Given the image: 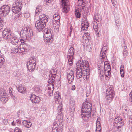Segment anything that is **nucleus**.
I'll use <instances>...</instances> for the list:
<instances>
[{"instance_id": "29", "label": "nucleus", "mask_w": 132, "mask_h": 132, "mask_svg": "<svg viewBox=\"0 0 132 132\" xmlns=\"http://www.w3.org/2000/svg\"><path fill=\"white\" fill-rule=\"evenodd\" d=\"M96 132H101V127L100 125V122L99 121L97 120L96 123Z\"/></svg>"}, {"instance_id": "22", "label": "nucleus", "mask_w": 132, "mask_h": 132, "mask_svg": "<svg viewBox=\"0 0 132 132\" xmlns=\"http://www.w3.org/2000/svg\"><path fill=\"white\" fill-rule=\"evenodd\" d=\"M84 19H85L84 20H83L84 21H82V23L81 24L82 27L81 28V31H85L87 30L89 27V24L87 20H86V19L85 18H84Z\"/></svg>"}, {"instance_id": "5", "label": "nucleus", "mask_w": 132, "mask_h": 132, "mask_svg": "<svg viewBox=\"0 0 132 132\" xmlns=\"http://www.w3.org/2000/svg\"><path fill=\"white\" fill-rule=\"evenodd\" d=\"M53 31L52 30L46 28L44 30V40L45 42H51L53 40V36L52 35Z\"/></svg>"}, {"instance_id": "57", "label": "nucleus", "mask_w": 132, "mask_h": 132, "mask_svg": "<svg viewBox=\"0 0 132 132\" xmlns=\"http://www.w3.org/2000/svg\"><path fill=\"white\" fill-rule=\"evenodd\" d=\"M85 7L84 6H82V5H81L80 6V8H81V11H84V9L85 8Z\"/></svg>"}, {"instance_id": "34", "label": "nucleus", "mask_w": 132, "mask_h": 132, "mask_svg": "<svg viewBox=\"0 0 132 132\" xmlns=\"http://www.w3.org/2000/svg\"><path fill=\"white\" fill-rule=\"evenodd\" d=\"M79 9L77 8L75 9V14L77 18H80L81 16V13L79 11Z\"/></svg>"}, {"instance_id": "4", "label": "nucleus", "mask_w": 132, "mask_h": 132, "mask_svg": "<svg viewBox=\"0 0 132 132\" xmlns=\"http://www.w3.org/2000/svg\"><path fill=\"white\" fill-rule=\"evenodd\" d=\"M32 31L29 27L23 28L20 32V39L22 43L24 42L27 40H30L33 36Z\"/></svg>"}, {"instance_id": "33", "label": "nucleus", "mask_w": 132, "mask_h": 132, "mask_svg": "<svg viewBox=\"0 0 132 132\" xmlns=\"http://www.w3.org/2000/svg\"><path fill=\"white\" fill-rule=\"evenodd\" d=\"M5 63L4 58L2 57H0V68H2L4 65Z\"/></svg>"}, {"instance_id": "3", "label": "nucleus", "mask_w": 132, "mask_h": 132, "mask_svg": "<svg viewBox=\"0 0 132 132\" xmlns=\"http://www.w3.org/2000/svg\"><path fill=\"white\" fill-rule=\"evenodd\" d=\"M92 106L89 100H87L83 103L81 115L83 120L84 121H87L90 117Z\"/></svg>"}, {"instance_id": "23", "label": "nucleus", "mask_w": 132, "mask_h": 132, "mask_svg": "<svg viewBox=\"0 0 132 132\" xmlns=\"http://www.w3.org/2000/svg\"><path fill=\"white\" fill-rule=\"evenodd\" d=\"M9 39L11 40V43L13 45H16L18 44L19 39L15 35H13Z\"/></svg>"}, {"instance_id": "24", "label": "nucleus", "mask_w": 132, "mask_h": 132, "mask_svg": "<svg viewBox=\"0 0 132 132\" xmlns=\"http://www.w3.org/2000/svg\"><path fill=\"white\" fill-rule=\"evenodd\" d=\"M70 108L71 111L74 112L75 109V101L72 98H71L70 100Z\"/></svg>"}, {"instance_id": "44", "label": "nucleus", "mask_w": 132, "mask_h": 132, "mask_svg": "<svg viewBox=\"0 0 132 132\" xmlns=\"http://www.w3.org/2000/svg\"><path fill=\"white\" fill-rule=\"evenodd\" d=\"M59 26H53V28L54 29L55 31L56 32H57L59 31Z\"/></svg>"}, {"instance_id": "20", "label": "nucleus", "mask_w": 132, "mask_h": 132, "mask_svg": "<svg viewBox=\"0 0 132 132\" xmlns=\"http://www.w3.org/2000/svg\"><path fill=\"white\" fill-rule=\"evenodd\" d=\"M0 100L3 103H6L8 100L7 98V94L5 91L0 92Z\"/></svg>"}, {"instance_id": "9", "label": "nucleus", "mask_w": 132, "mask_h": 132, "mask_svg": "<svg viewBox=\"0 0 132 132\" xmlns=\"http://www.w3.org/2000/svg\"><path fill=\"white\" fill-rule=\"evenodd\" d=\"M104 66L103 67L104 69V74L105 76L106 77L109 78L110 77V71L111 68L110 65L108 62L105 61L104 62Z\"/></svg>"}, {"instance_id": "59", "label": "nucleus", "mask_w": 132, "mask_h": 132, "mask_svg": "<svg viewBox=\"0 0 132 132\" xmlns=\"http://www.w3.org/2000/svg\"><path fill=\"white\" fill-rule=\"evenodd\" d=\"M124 68V65H121L120 66V70H123V69Z\"/></svg>"}, {"instance_id": "48", "label": "nucleus", "mask_w": 132, "mask_h": 132, "mask_svg": "<svg viewBox=\"0 0 132 132\" xmlns=\"http://www.w3.org/2000/svg\"><path fill=\"white\" fill-rule=\"evenodd\" d=\"M123 112L125 114H127L128 112L129 111V109L128 108V107L125 109L124 110H123Z\"/></svg>"}, {"instance_id": "18", "label": "nucleus", "mask_w": 132, "mask_h": 132, "mask_svg": "<svg viewBox=\"0 0 132 132\" xmlns=\"http://www.w3.org/2000/svg\"><path fill=\"white\" fill-rule=\"evenodd\" d=\"M19 48L20 51L19 53L22 54L28 51V46L26 43L22 44L20 45Z\"/></svg>"}, {"instance_id": "63", "label": "nucleus", "mask_w": 132, "mask_h": 132, "mask_svg": "<svg viewBox=\"0 0 132 132\" xmlns=\"http://www.w3.org/2000/svg\"><path fill=\"white\" fill-rule=\"evenodd\" d=\"M10 132H14V130L12 129H10Z\"/></svg>"}, {"instance_id": "1", "label": "nucleus", "mask_w": 132, "mask_h": 132, "mask_svg": "<svg viewBox=\"0 0 132 132\" xmlns=\"http://www.w3.org/2000/svg\"><path fill=\"white\" fill-rule=\"evenodd\" d=\"M54 99L56 103L58 104L59 103L57 110L58 111V115L57 116L55 119V122L53 123V126L52 128V132H62L63 125L62 122V117L61 116V114L63 111L62 105L61 103V102L60 93L58 92L56 93L54 95Z\"/></svg>"}, {"instance_id": "42", "label": "nucleus", "mask_w": 132, "mask_h": 132, "mask_svg": "<svg viewBox=\"0 0 132 132\" xmlns=\"http://www.w3.org/2000/svg\"><path fill=\"white\" fill-rule=\"evenodd\" d=\"M4 23L3 20L2 19L0 18V30L3 29Z\"/></svg>"}, {"instance_id": "25", "label": "nucleus", "mask_w": 132, "mask_h": 132, "mask_svg": "<svg viewBox=\"0 0 132 132\" xmlns=\"http://www.w3.org/2000/svg\"><path fill=\"white\" fill-rule=\"evenodd\" d=\"M38 20H40L41 22L44 23L45 24H46L48 21V19L46 15L43 14L40 16L39 19Z\"/></svg>"}, {"instance_id": "58", "label": "nucleus", "mask_w": 132, "mask_h": 132, "mask_svg": "<svg viewBox=\"0 0 132 132\" xmlns=\"http://www.w3.org/2000/svg\"><path fill=\"white\" fill-rule=\"evenodd\" d=\"M76 87L75 85H72L71 88V89L72 90H74L75 89Z\"/></svg>"}, {"instance_id": "49", "label": "nucleus", "mask_w": 132, "mask_h": 132, "mask_svg": "<svg viewBox=\"0 0 132 132\" xmlns=\"http://www.w3.org/2000/svg\"><path fill=\"white\" fill-rule=\"evenodd\" d=\"M44 4L47 5H50L51 4V2L48 1L47 0H45L44 2Z\"/></svg>"}, {"instance_id": "6", "label": "nucleus", "mask_w": 132, "mask_h": 132, "mask_svg": "<svg viewBox=\"0 0 132 132\" xmlns=\"http://www.w3.org/2000/svg\"><path fill=\"white\" fill-rule=\"evenodd\" d=\"M22 0H16L12 5V10L15 14H17L20 11L22 7Z\"/></svg>"}, {"instance_id": "11", "label": "nucleus", "mask_w": 132, "mask_h": 132, "mask_svg": "<svg viewBox=\"0 0 132 132\" xmlns=\"http://www.w3.org/2000/svg\"><path fill=\"white\" fill-rule=\"evenodd\" d=\"M46 25V24L41 22L40 20L37 21L35 24V26L39 32H43V29Z\"/></svg>"}, {"instance_id": "7", "label": "nucleus", "mask_w": 132, "mask_h": 132, "mask_svg": "<svg viewBox=\"0 0 132 132\" xmlns=\"http://www.w3.org/2000/svg\"><path fill=\"white\" fill-rule=\"evenodd\" d=\"M94 23L93 27L94 30L96 32V34L98 37L99 36V34L98 32V25L99 23V15L98 14H95L94 17Z\"/></svg>"}, {"instance_id": "51", "label": "nucleus", "mask_w": 132, "mask_h": 132, "mask_svg": "<svg viewBox=\"0 0 132 132\" xmlns=\"http://www.w3.org/2000/svg\"><path fill=\"white\" fill-rule=\"evenodd\" d=\"M14 132H22L21 129L18 127H16L14 129Z\"/></svg>"}, {"instance_id": "54", "label": "nucleus", "mask_w": 132, "mask_h": 132, "mask_svg": "<svg viewBox=\"0 0 132 132\" xmlns=\"http://www.w3.org/2000/svg\"><path fill=\"white\" fill-rule=\"evenodd\" d=\"M3 122L5 125H6L8 123V120L7 119H4L3 121Z\"/></svg>"}, {"instance_id": "46", "label": "nucleus", "mask_w": 132, "mask_h": 132, "mask_svg": "<svg viewBox=\"0 0 132 132\" xmlns=\"http://www.w3.org/2000/svg\"><path fill=\"white\" fill-rule=\"evenodd\" d=\"M111 1L114 6L115 7H117V2L116 0H111Z\"/></svg>"}, {"instance_id": "8", "label": "nucleus", "mask_w": 132, "mask_h": 132, "mask_svg": "<svg viewBox=\"0 0 132 132\" xmlns=\"http://www.w3.org/2000/svg\"><path fill=\"white\" fill-rule=\"evenodd\" d=\"M74 48L72 47H70L68 50L67 58L69 64L71 66L73 64V61L74 58V53L73 51Z\"/></svg>"}, {"instance_id": "64", "label": "nucleus", "mask_w": 132, "mask_h": 132, "mask_svg": "<svg viewBox=\"0 0 132 132\" xmlns=\"http://www.w3.org/2000/svg\"><path fill=\"white\" fill-rule=\"evenodd\" d=\"M130 100L131 102V103L132 104V99H130Z\"/></svg>"}, {"instance_id": "16", "label": "nucleus", "mask_w": 132, "mask_h": 132, "mask_svg": "<svg viewBox=\"0 0 132 132\" xmlns=\"http://www.w3.org/2000/svg\"><path fill=\"white\" fill-rule=\"evenodd\" d=\"M67 71V79L68 82L71 84L74 80V71L72 70H69Z\"/></svg>"}, {"instance_id": "28", "label": "nucleus", "mask_w": 132, "mask_h": 132, "mask_svg": "<svg viewBox=\"0 0 132 132\" xmlns=\"http://www.w3.org/2000/svg\"><path fill=\"white\" fill-rule=\"evenodd\" d=\"M17 89L18 92L21 93H24L26 92V88L22 85H20L17 86Z\"/></svg>"}, {"instance_id": "52", "label": "nucleus", "mask_w": 132, "mask_h": 132, "mask_svg": "<svg viewBox=\"0 0 132 132\" xmlns=\"http://www.w3.org/2000/svg\"><path fill=\"white\" fill-rule=\"evenodd\" d=\"M21 121L20 119H18L16 120L15 122V124H17L18 125H20L21 124Z\"/></svg>"}, {"instance_id": "53", "label": "nucleus", "mask_w": 132, "mask_h": 132, "mask_svg": "<svg viewBox=\"0 0 132 132\" xmlns=\"http://www.w3.org/2000/svg\"><path fill=\"white\" fill-rule=\"evenodd\" d=\"M120 73L121 75V77H124V72L123 70H120Z\"/></svg>"}, {"instance_id": "15", "label": "nucleus", "mask_w": 132, "mask_h": 132, "mask_svg": "<svg viewBox=\"0 0 132 132\" xmlns=\"http://www.w3.org/2000/svg\"><path fill=\"white\" fill-rule=\"evenodd\" d=\"M62 2V5L63 8L62 10V12L64 13H66L68 12L69 11V6L68 5V1L67 0H61Z\"/></svg>"}, {"instance_id": "31", "label": "nucleus", "mask_w": 132, "mask_h": 132, "mask_svg": "<svg viewBox=\"0 0 132 132\" xmlns=\"http://www.w3.org/2000/svg\"><path fill=\"white\" fill-rule=\"evenodd\" d=\"M89 71V69L88 70H86L82 71V75L83 78H86L89 77V73L88 71Z\"/></svg>"}, {"instance_id": "50", "label": "nucleus", "mask_w": 132, "mask_h": 132, "mask_svg": "<svg viewBox=\"0 0 132 132\" xmlns=\"http://www.w3.org/2000/svg\"><path fill=\"white\" fill-rule=\"evenodd\" d=\"M123 54L124 58H125L128 54L127 51H123Z\"/></svg>"}, {"instance_id": "56", "label": "nucleus", "mask_w": 132, "mask_h": 132, "mask_svg": "<svg viewBox=\"0 0 132 132\" xmlns=\"http://www.w3.org/2000/svg\"><path fill=\"white\" fill-rule=\"evenodd\" d=\"M30 15V14L29 13H26L24 14V16L26 18H28Z\"/></svg>"}, {"instance_id": "62", "label": "nucleus", "mask_w": 132, "mask_h": 132, "mask_svg": "<svg viewBox=\"0 0 132 132\" xmlns=\"http://www.w3.org/2000/svg\"><path fill=\"white\" fill-rule=\"evenodd\" d=\"M11 124L12 125V126H15V123L14 122V121H13V122H11Z\"/></svg>"}, {"instance_id": "14", "label": "nucleus", "mask_w": 132, "mask_h": 132, "mask_svg": "<svg viewBox=\"0 0 132 132\" xmlns=\"http://www.w3.org/2000/svg\"><path fill=\"white\" fill-rule=\"evenodd\" d=\"M123 121L122 118L120 117H117L114 120V125L118 129L121 128V126L124 125Z\"/></svg>"}, {"instance_id": "38", "label": "nucleus", "mask_w": 132, "mask_h": 132, "mask_svg": "<svg viewBox=\"0 0 132 132\" xmlns=\"http://www.w3.org/2000/svg\"><path fill=\"white\" fill-rule=\"evenodd\" d=\"M53 17V19L54 20H53V21L56 22H58L60 23V16L59 15L57 14H55L54 15Z\"/></svg>"}, {"instance_id": "26", "label": "nucleus", "mask_w": 132, "mask_h": 132, "mask_svg": "<svg viewBox=\"0 0 132 132\" xmlns=\"http://www.w3.org/2000/svg\"><path fill=\"white\" fill-rule=\"evenodd\" d=\"M100 60L98 62V67H100L101 68V70L102 69L104 66V58L105 57H103V56H100Z\"/></svg>"}, {"instance_id": "61", "label": "nucleus", "mask_w": 132, "mask_h": 132, "mask_svg": "<svg viewBox=\"0 0 132 132\" xmlns=\"http://www.w3.org/2000/svg\"><path fill=\"white\" fill-rule=\"evenodd\" d=\"M69 132H74L73 128L70 129L69 130Z\"/></svg>"}, {"instance_id": "36", "label": "nucleus", "mask_w": 132, "mask_h": 132, "mask_svg": "<svg viewBox=\"0 0 132 132\" xmlns=\"http://www.w3.org/2000/svg\"><path fill=\"white\" fill-rule=\"evenodd\" d=\"M20 50L19 46H17L15 48H13L11 49V52L14 54H16L17 53H19L20 52Z\"/></svg>"}, {"instance_id": "13", "label": "nucleus", "mask_w": 132, "mask_h": 132, "mask_svg": "<svg viewBox=\"0 0 132 132\" xmlns=\"http://www.w3.org/2000/svg\"><path fill=\"white\" fill-rule=\"evenodd\" d=\"M13 35L11 31L9 28L5 29L2 32V36L4 38L6 39H10Z\"/></svg>"}, {"instance_id": "41", "label": "nucleus", "mask_w": 132, "mask_h": 132, "mask_svg": "<svg viewBox=\"0 0 132 132\" xmlns=\"http://www.w3.org/2000/svg\"><path fill=\"white\" fill-rule=\"evenodd\" d=\"M17 114L19 117H21L24 116V113L21 110H19L17 112Z\"/></svg>"}, {"instance_id": "39", "label": "nucleus", "mask_w": 132, "mask_h": 132, "mask_svg": "<svg viewBox=\"0 0 132 132\" xmlns=\"http://www.w3.org/2000/svg\"><path fill=\"white\" fill-rule=\"evenodd\" d=\"M48 89L46 91V95L50 96H52L53 95V90H51V88L50 87H48Z\"/></svg>"}, {"instance_id": "37", "label": "nucleus", "mask_w": 132, "mask_h": 132, "mask_svg": "<svg viewBox=\"0 0 132 132\" xmlns=\"http://www.w3.org/2000/svg\"><path fill=\"white\" fill-rule=\"evenodd\" d=\"M114 96L110 95H107L106 97V100L109 103L111 102L113 100Z\"/></svg>"}, {"instance_id": "30", "label": "nucleus", "mask_w": 132, "mask_h": 132, "mask_svg": "<svg viewBox=\"0 0 132 132\" xmlns=\"http://www.w3.org/2000/svg\"><path fill=\"white\" fill-rule=\"evenodd\" d=\"M106 93L108 95H110L114 96L115 94L114 91L113 90V88H108L107 89Z\"/></svg>"}, {"instance_id": "43", "label": "nucleus", "mask_w": 132, "mask_h": 132, "mask_svg": "<svg viewBox=\"0 0 132 132\" xmlns=\"http://www.w3.org/2000/svg\"><path fill=\"white\" fill-rule=\"evenodd\" d=\"M117 19H116V17H115V22L116 23V26L117 27H119L120 24V21L119 19H117V20H116Z\"/></svg>"}, {"instance_id": "10", "label": "nucleus", "mask_w": 132, "mask_h": 132, "mask_svg": "<svg viewBox=\"0 0 132 132\" xmlns=\"http://www.w3.org/2000/svg\"><path fill=\"white\" fill-rule=\"evenodd\" d=\"M49 75L48 82L50 83H53L56 76V71L55 69H52L50 71Z\"/></svg>"}, {"instance_id": "60", "label": "nucleus", "mask_w": 132, "mask_h": 132, "mask_svg": "<svg viewBox=\"0 0 132 132\" xmlns=\"http://www.w3.org/2000/svg\"><path fill=\"white\" fill-rule=\"evenodd\" d=\"M123 50V51H127V47L126 46H124Z\"/></svg>"}, {"instance_id": "17", "label": "nucleus", "mask_w": 132, "mask_h": 132, "mask_svg": "<svg viewBox=\"0 0 132 132\" xmlns=\"http://www.w3.org/2000/svg\"><path fill=\"white\" fill-rule=\"evenodd\" d=\"M103 46V47L102 48L101 51L100 56H103V57H105L106 55L105 54L107 52L108 49V43L107 41L104 43Z\"/></svg>"}, {"instance_id": "55", "label": "nucleus", "mask_w": 132, "mask_h": 132, "mask_svg": "<svg viewBox=\"0 0 132 132\" xmlns=\"http://www.w3.org/2000/svg\"><path fill=\"white\" fill-rule=\"evenodd\" d=\"M127 107V105L125 104H123L122 106V110H124Z\"/></svg>"}, {"instance_id": "21", "label": "nucleus", "mask_w": 132, "mask_h": 132, "mask_svg": "<svg viewBox=\"0 0 132 132\" xmlns=\"http://www.w3.org/2000/svg\"><path fill=\"white\" fill-rule=\"evenodd\" d=\"M30 100L33 103H38L40 101V98L38 96H36L34 94H32L30 96Z\"/></svg>"}, {"instance_id": "12", "label": "nucleus", "mask_w": 132, "mask_h": 132, "mask_svg": "<svg viewBox=\"0 0 132 132\" xmlns=\"http://www.w3.org/2000/svg\"><path fill=\"white\" fill-rule=\"evenodd\" d=\"M10 7L8 5H4L0 9V15L1 16H6L9 12Z\"/></svg>"}, {"instance_id": "47", "label": "nucleus", "mask_w": 132, "mask_h": 132, "mask_svg": "<svg viewBox=\"0 0 132 132\" xmlns=\"http://www.w3.org/2000/svg\"><path fill=\"white\" fill-rule=\"evenodd\" d=\"M59 23H60L59 22H55L54 21H53V23L52 24V25L54 26H59Z\"/></svg>"}, {"instance_id": "32", "label": "nucleus", "mask_w": 132, "mask_h": 132, "mask_svg": "<svg viewBox=\"0 0 132 132\" xmlns=\"http://www.w3.org/2000/svg\"><path fill=\"white\" fill-rule=\"evenodd\" d=\"M90 35L89 33L88 32H85L83 35L82 38L85 40H89L90 39Z\"/></svg>"}, {"instance_id": "40", "label": "nucleus", "mask_w": 132, "mask_h": 132, "mask_svg": "<svg viewBox=\"0 0 132 132\" xmlns=\"http://www.w3.org/2000/svg\"><path fill=\"white\" fill-rule=\"evenodd\" d=\"M34 90L36 93H40L42 91L40 88L38 86H35L34 88Z\"/></svg>"}, {"instance_id": "35", "label": "nucleus", "mask_w": 132, "mask_h": 132, "mask_svg": "<svg viewBox=\"0 0 132 132\" xmlns=\"http://www.w3.org/2000/svg\"><path fill=\"white\" fill-rule=\"evenodd\" d=\"M42 9V7L39 5H38L37 6L35 13V15L36 16L38 15L40 12L41 11Z\"/></svg>"}, {"instance_id": "19", "label": "nucleus", "mask_w": 132, "mask_h": 132, "mask_svg": "<svg viewBox=\"0 0 132 132\" xmlns=\"http://www.w3.org/2000/svg\"><path fill=\"white\" fill-rule=\"evenodd\" d=\"M26 65L27 68L30 71H32L35 67V61L32 62L31 60H30L27 62Z\"/></svg>"}, {"instance_id": "2", "label": "nucleus", "mask_w": 132, "mask_h": 132, "mask_svg": "<svg viewBox=\"0 0 132 132\" xmlns=\"http://www.w3.org/2000/svg\"><path fill=\"white\" fill-rule=\"evenodd\" d=\"M76 68V77L79 79L83 76L82 71L88 70L89 69L88 62L86 61L80 60L77 63Z\"/></svg>"}, {"instance_id": "27", "label": "nucleus", "mask_w": 132, "mask_h": 132, "mask_svg": "<svg viewBox=\"0 0 132 132\" xmlns=\"http://www.w3.org/2000/svg\"><path fill=\"white\" fill-rule=\"evenodd\" d=\"M22 123L24 126L27 128H30L32 125L31 122L30 121L28 120L23 121Z\"/></svg>"}, {"instance_id": "45", "label": "nucleus", "mask_w": 132, "mask_h": 132, "mask_svg": "<svg viewBox=\"0 0 132 132\" xmlns=\"http://www.w3.org/2000/svg\"><path fill=\"white\" fill-rule=\"evenodd\" d=\"M12 89L11 88H9V93L10 94V95L12 97V98H14V96L12 94Z\"/></svg>"}]
</instances>
